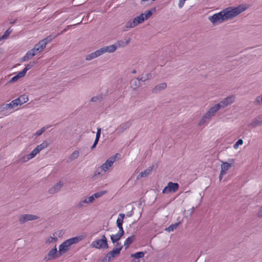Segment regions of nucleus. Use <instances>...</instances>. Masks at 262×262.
I'll return each mask as SVG.
<instances>
[{
    "label": "nucleus",
    "instance_id": "obj_10",
    "mask_svg": "<svg viewBox=\"0 0 262 262\" xmlns=\"http://www.w3.org/2000/svg\"><path fill=\"white\" fill-rule=\"evenodd\" d=\"M119 155V154H116L107 159L105 162L100 166V169L102 171L105 172L109 170V168L112 166L114 163L116 161L117 158Z\"/></svg>",
    "mask_w": 262,
    "mask_h": 262
},
{
    "label": "nucleus",
    "instance_id": "obj_14",
    "mask_svg": "<svg viewBox=\"0 0 262 262\" xmlns=\"http://www.w3.org/2000/svg\"><path fill=\"white\" fill-rule=\"evenodd\" d=\"M38 219V217L36 215L31 214H24L21 215L19 218V222L20 223H24L29 221H33Z\"/></svg>",
    "mask_w": 262,
    "mask_h": 262
},
{
    "label": "nucleus",
    "instance_id": "obj_20",
    "mask_svg": "<svg viewBox=\"0 0 262 262\" xmlns=\"http://www.w3.org/2000/svg\"><path fill=\"white\" fill-rule=\"evenodd\" d=\"M62 185L63 183L61 181L59 182L50 190V193H54L58 191Z\"/></svg>",
    "mask_w": 262,
    "mask_h": 262
},
{
    "label": "nucleus",
    "instance_id": "obj_6",
    "mask_svg": "<svg viewBox=\"0 0 262 262\" xmlns=\"http://www.w3.org/2000/svg\"><path fill=\"white\" fill-rule=\"evenodd\" d=\"M80 237H75L68 239L63 242L59 247V255L65 253L67 251L70 249L71 245L77 243L81 240Z\"/></svg>",
    "mask_w": 262,
    "mask_h": 262
},
{
    "label": "nucleus",
    "instance_id": "obj_26",
    "mask_svg": "<svg viewBox=\"0 0 262 262\" xmlns=\"http://www.w3.org/2000/svg\"><path fill=\"white\" fill-rule=\"evenodd\" d=\"M12 30H11L10 28L4 32V34L0 37V41H1L2 39H7L10 34V33L12 32Z\"/></svg>",
    "mask_w": 262,
    "mask_h": 262
},
{
    "label": "nucleus",
    "instance_id": "obj_42",
    "mask_svg": "<svg viewBox=\"0 0 262 262\" xmlns=\"http://www.w3.org/2000/svg\"><path fill=\"white\" fill-rule=\"evenodd\" d=\"M18 79H19V78L17 77V75H16V76H14L12 78L11 81H15L17 80Z\"/></svg>",
    "mask_w": 262,
    "mask_h": 262
},
{
    "label": "nucleus",
    "instance_id": "obj_7",
    "mask_svg": "<svg viewBox=\"0 0 262 262\" xmlns=\"http://www.w3.org/2000/svg\"><path fill=\"white\" fill-rule=\"evenodd\" d=\"M48 146V143L46 142H44L40 145H38L35 149H34L29 154H28L26 157H24V162H26L34 157L38 154L41 150L47 147Z\"/></svg>",
    "mask_w": 262,
    "mask_h": 262
},
{
    "label": "nucleus",
    "instance_id": "obj_40",
    "mask_svg": "<svg viewBox=\"0 0 262 262\" xmlns=\"http://www.w3.org/2000/svg\"><path fill=\"white\" fill-rule=\"evenodd\" d=\"M98 141H99V140H96L95 139L94 143L93 145H92V146L91 147V149H93L96 146V145L98 142Z\"/></svg>",
    "mask_w": 262,
    "mask_h": 262
},
{
    "label": "nucleus",
    "instance_id": "obj_30",
    "mask_svg": "<svg viewBox=\"0 0 262 262\" xmlns=\"http://www.w3.org/2000/svg\"><path fill=\"white\" fill-rule=\"evenodd\" d=\"M94 200V195H92L89 197L86 198L83 201H82V203H90L93 202Z\"/></svg>",
    "mask_w": 262,
    "mask_h": 262
},
{
    "label": "nucleus",
    "instance_id": "obj_16",
    "mask_svg": "<svg viewBox=\"0 0 262 262\" xmlns=\"http://www.w3.org/2000/svg\"><path fill=\"white\" fill-rule=\"evenodd\" d=\"M59 253H57V248L55 246L48 254V259H54L59 256Z\"/></svg>",
    "mask_w": 262,
    "mask_h": 262
},
{
    "label": "nucleus",
    "instance_id": "obj_11",
    "mask_svg": "<svg viewBox=\"0 0 262 262\" xmlns=\"http://www.w3.org/2000/svg\"><path fill=\"white\" fill-rule=\"evenodd\" d=\"M116 247L117 248L114 249L106 254L105 257L106 261H110L111 259L120 253V251L122 249V246L121 245V244L117 243Z\"/></svg>",
    "mask_w": 262,
    "mask_h": 262
},
{
    "label": "nucleus",
    "instance_id": "obj_19",
    "mask_svg": "<svg viewBox=\"0 0 262 262\" xmlns=\"http://www.w3.org/2000/svg\"><path fill=\"white\" fill-rule=\"evenodd\" d=\"M124 233H122L120 232H118L116 234H113L111 236V239L112 242L113 243H115L116 242H117L120 239V238L122 237Z\"/></svg>",
    "mask_w": 262,
    "mask_h": 262
},
{
    "label": "nucleus",
    "instance_id": "obj_44",
    "mask_svg": "<svg viewBox=\"0 0 262 262\" xmlns=\"http://www.w3.org/2000/svg\"><path fill=\"white\" fill-rule=\"evenodd\" d=\"M98 99V97H93V98H92L91 101H93V102H95Z\"/></svg>",
    "mask_w": 262,
    "mask_h": 262
},
{
    "label": "nucleus",
    "instance_id": "obj_2",
    "mask_svg": "<svg viewBox=\"0 0 262 262\" xmlns=\"http://www.w3.org/2000/svg\"><path fill=\"white\" fill-rule=\"evenodd\" d=\"M235 100L234 96H231L227 97L223 101H221L219 103L214 105L210 108V110L205 114V115L202 117V119L199 122V125H201L204 124L206 119H208L211 116H213V114L216 112L221 107H224L232 103Z\"/></svg>",
    "mask_w": 262,
    "mask_h": 262
},
{
    "label": "nucleus",
    "instance_id": "obj_41",
    "mask_svg": "<svg viewBox=\"0 0 262 262\" xmlns=\"http://www.w3.org/2000/svg\"><path fill=\"white\" fill-rule=\"evenodd\" d=\"M31 68V66L29 65V64H28L27 66H26V67L23 69L24 71H25L26 72H27V71L28 70H29Z\"/></svg>",
    "mask_w": 262,
    "mask_h": 262
},
{
    "label": "nucleus",
    "instance_id": "obj_15",
    "mask_svg": "<svg viewBox=\"0 0 262 262\" xmlns=\"http://www.w3.org/2000/svg\"><path fill=\"white\" fill-rule=\"evenodd\" d=\"M117 47L114 45H111L101 48L100 50L101 55L106 52L112 53L116 51Z\"/></svg>",
    "mask_w": 262,
    "mask_h": 262
},
{
    "label": "nucleus",
    "instance_id": "obj_23",
    "mask_svg": "<svg viewBox=\"0 0 262 262\" xmlns=\"http://www.w3.org/2000/svg\"><path fill=\"white\" fill-rule=\"evenodd\" d=\"M262 125V120L260 118H255L250 123V125L255 127Z\"/></svg>",
    "mask_w": 262,
    "mask_h": 262
},
{
    "label": "nucleus",
    "instance_id": "obj_47",
    "mask_svg": "<svg viewBox=\"0 0 262 262\" xmlns=\"http://www.w3.org/2000/svg\"><path fill=\"white\" fill-rule=\"evenodd\" d=\"M132 73H136V71L135 70H134L133 71H132Z\"/></svg>",
    "mask_w": 262,
    "mask_h": 262
},
{
    "label": "nucleus",
    "instance_id": "obj_28",
    "mask_svg": "<svg viewBox=\"0 0 262 262\" xmlns=\"http://www.w3.org/2000/svg\"><path fill=\"white\" fill-rule=\"evenodd\" d=\"M107 193L106 190H103L101 191L97 192L95 193L93 195H94V198H98L102 196L103 195Z\"/></svg>",
    "mask_w": 262,
    "mask_h": 262
},
{
    "label": "nucleus",
    "instance_id": "obj_32",
    "mask_svg": "<svg viewBox=\"0 0 262 262\" xmlns=\"http://www.w3.org/2000/svg\"><path fill=\"white\" fill-rule=\"evenodd\" d=\"M243 144V141L242 139H239L233 145L234 149H237L238 148L239 145H241Z\"/></svg>",
    "mask_w": 262,
    "mask_h": 262
},
{
    "label": "nucleus",
    "instance_id": "obj_36",
    "mask_svg": "<svg viewBox=\"0 0 262 262\" xmlns=\"http://www.w3.org/2000/svg\"><path fill=\"white\" fill-rule=\"evenodd\" d=\"M117 226L119 228V232L124 233L123 228V224H119L117 223Z\"/></svg>",
    "mask_w": 262,
    "mask_h": 262
},
{
    "label": "nucleus",
    "instance_id": "obj_1",
    "mask_svg": "<svg viewBox=\"0 0 262 262\" xmlns=\"http://www.w3.org/2000/svg\"><path fill=\"white\" fill-rule=\"evenodd\" d=\"M235 100L234 96H231L227 97L223 101H221L219 103L214 105L210 108V110L205 114V115L202 117V119L199 122V125H201L204 124L206 119H208L211 116H213V114L216 112L221 107H224L232 103Z\"/></svg>",
    "mask_w": 262,
    "mask_h": 262
},
{
    "label": "nucleus",
    "instance_id": "obj_8",
    "mask_svg": "<svg viewBox=\"0 0 262 262\" xmlns=\"http://www.w3.org/2000/svg\"><path fill=\"white\" fill-rule=\"evenodd\" d=\"M28 100V97L27 95H21L18 98L13 100L10 103L6 104L5 108L8 109L10 108H12L14 106H17L18 105H21V104L27 102Z\"/></svg>",
    "mask_w": 262,
    "mask_h": 262
},
{
    "label": "nucleus",
    "instance_id": "obj_13",
    "mask_svg": "<svg viewBox=\"0 0 262 262\" xmlns=\"http://www.w3.org/2000/svg\"><path fill=\"white\" fill-rule=\"evenodd\" d=\"M209 19L213 24H220L225 21V19L222 11L218 13L214 14L211 16H210L209 17Z\"/></svg>",
    "mask_w": 262,
    "mask_h": 262
},
{
    "label": "nucleus",
    "instance_id": "obj_35",
    "mask_svg": "<svg viewBox=\"0 0 262 262\" xmlns=\"http://www.w3.org/2000/svg\"><path fill=\"white\" fill-rule=\"evenodd\" d=\"M26 72L25 71H24V70H23V71H21L19 72L17 74V77H18L19 78H21V77H24V76H25V75H26Z\"/></svg>",
    "mask_w": 262,
    "mask_h": 262
},
{
    "label": "nucleus",
    "instance_id": "obj_39",
    "mask_svg": "<svg viewBox=\"0 0 262 262\" xmlns=\"http://www.w3.org/2000/svg\"><path fill=\"white\" fill-rule=\"evenodd\" d=\"M256 101L258 103H262V95L260 96H259L256 98Z\"/></svg>",
    "mask_w": 262,
    "mask_h": 262
},
{
    "label": "nucleus",
    "instance_id": "obj_22",
    "mask_svg": "<svg viewBox=\"0 0 262 262\" xmlns=\"http://www.w3.org/2000/svg\"><path fill=\"white\" fill-rule=\"evenodd\" d=\"M134 240L135 236L134 235L127 237L124 243V245L125 247V249L128 248L129 245L134 242Z\"/></svg>",
    "mask_w": 262,
    "mask_h": 262
},
{
    "label": "nucleus",
    "instance_id": "obj_24",
    "mask_svg": "<svg viewBox=\"0 0 262 262\" xmlns=\"http://www.w3.org/2000/svg\"><path fill=\"white\" fill-rule=\"evenodd\" d=\"M166 86L167 84L166 83H162L155 88V89H154V92H157L158 91L165 89L166 88Z\"/></svg>",
    "mask_w": 262,
    "mask_h": 262
},
{
    "label": "nucleus",
    "instance_id": "obj_37",
    "mask_svg": "<svg viewBox=\"0 0 262 262\" xmlns=\"http://www.w3.org/2000/svg\"><path fill=\"white\" fill-rule=\"evenodd\" d=\"M100 135H101V128H98L95 139L96 140H99Z\"/></svg>",
    "mask_w": 262,
    "mask_h": 262
},
{
    "label": "nucleus",
    "instance_id": "obj_46",
    "mask_svg": "<svg viewBox=\"0 0 262 262\" xmlns=\"http://www.w3.org/2000/svg\"><path fill=\"white\" fill-rule=\"evenodd\" d=\"M132 262H140V260L137 258H134Z\"/></svg>",
    "mask_w": 262,
    "mask_h": 262
},
{
    "label": "nucleus",
    "instance_id": "obj_18",
    "mask_svg": "<svg viewBox=\"0 0 262 262\" xmlns=\"http://www.w3.org/2000/svg\"><path fill=\"white\" fill-rule=\"evenodd\" d=\"M152 167H150L145 170L144 171L140 172L137 177V179H139L142 177H146L151 173Z\"/></svg>",
    "mask_w": 262,
    "mask_h": 262
},
{
    "label": "nucleus",
    "instance_id": "obj_31",
    "mask_svg": "<svg viewBox=\"0 0 262 262\" xmlns=\"http://www.w3.org/2000/svg\"><path fill=\"white\" fill-rule=\"evenodd\" d=\"M79 152L77 150H75L74 152H73L72 153V154L71 155L70 159L71 160H74V159H77L79 157Z\"/></svg>",
    "mask_w": 262,
    "mask_h": 262
},
{
    "label": "nucleus",
    "instance_id": "obj_33",
    "mask_svg": "<svg viewBox=\"0 0 262 262\" xmlns=\"http://www.w3.org/2000/svg\"><path fill=\"white\" fill-rule=\"evenodd\" d=\"M57 240V238L50 236L47 238V242L49 243H52L56 242Z\"/></svg>",
    "mask_w": 262,
    "mask_h": 262
},
{
    "label": "nucleus",
    "instance_id": "obj_25",
    "mask_svg": "<svg viewBox=\"0 0 262 262\" xmlns=\"http://www.w3.org/2000/svg\"><path fill=\"white\" fill-rule=\"evenodd\" d=\"M145 253L143 252H138L134 254H132L131 255L132 257H134V258L139 259L140 258H142L144 257Z\"/></svg>",
    "mask_w": 262,
    "mask_h": 262
},
{
    "label": "nucleus",
    "instance_id": "obj_38",
    "mask_svg": "<svg viewBox=\"0 0 262 262\" xmlns=\"http://www.w3.org/2000/svg\"><path fill=\"white\" fill-rule=\"evenodd\" d=\"M185 0H180L179 3V7L180 8H182L185 3Z\"/></svg>",
    "mask_w": 262,
    "mask_h": 262
},
{
    "label": "nucleus",
    "instance_id": "obj_27",
    "mask_svg": "<svg viewBox=\"0 0 262 262\" xmlns=\"http://www.w3.org/2000/svg\"><path fill=\"white\" fill-rule=\"evenodd\" d=\"M180 223H176L174 224H171L168 228L166 229V230L168 232H171L173 231L174 229H177L179 226Z\"/></svg>",
    "mask_w": 262,
    "mask_h": 262
},
{
    "label": "nucleus",
    "instance_id": "obj_45",
    "mask_svg": "<svg viewBox=\"0 0 262 262\" xmlns=\"http://www.w3.org/2000/svg\"><path fill=\"white\" fill-rule=\"evenodd\" d=\"M224 174H222V172L221 171L220 172V176H219L220 181H221V180L223 178V176H224Z\"/></svg>",
    "mask_w": 262,
    "mask_h": 262
},
{
    "label": "nucleus",
    "instance_id": "obj_5",
    "mask_svg": "<svg viewBox=\"0 0 262 262\" xmlns=\"http://www.w3.org/2000/svg\"><path fill=\"white\" fill-rule=\"evenodd\" d=\"M246 8L243 6H238L234 8L230 7L222 11L225 20L232 18L245 11Z\"/></svg>",
    "mask_w": 262,
    "mask_h": 262
},
{
    "label": "nucleus",
    "instance_id": "obj_43",
    "mask_svg": "<svg viewBox=\"0 0 262 262\" xmlns=\"http://www.w3.org/2000/svg\"><path fill=\"white\" fill-rule=\"evenodd\" d=\"M257 215L260 217H262V207H261L260 209L258 211Z\"/></svg>",
    "mask_w": 262,
    "mask_h": 262
},
{
    "label": "nucleus",
    "instance_id": "obj_4",
    "mask_svg": "<svg viewBox=\"0 0 262 262\" xmlns=\"http://www.w3.org/2000/svg\"><path fill=\"white\" fill-rule=\"evenodd\" d=\"M152 12L151 10L146 11L144 13H141L135 17L133 20L128 21L125 27L126 28H132L142 23L145 20L148 19L152 15Z\"/></svg>",
    "mask_w": 262,
    "mask_h": 262
},
{
    "label": "nucleus",
    "instance_id": "obj_3",
    "mask_svg": "<svg viewBox=\"0 0 262 262\" xmlns=\"http://www.w3.org/2000/svg\"><path fill=\"white\" fill-rule=\"evenodd\" d=\"M51 35L47 36L45 39L40 41L34 47L28 51L23 57L24 60H27L32 58L34 56L41 52L45 48L47 44L50 42L54 38Z\"/></svg>",
    "mask_w": 262,
    "mask_h": 262
},
{
    "label": "nucleus",
    "instance_id": "obj_21",
    "mask_svg": "<svg viewBox=\"0 0 262 262\" xmlns=\"http://www.w3.org/2000/svg\"><path fill=\"white\" fill-rule=\"evenodd\" d=\"M101 55V54L100 51V50H97L95 52H93L91 54L88 55L86 57V59L87 60H90L93 58H96Z\"/></svg>",
    "mask_w": 262,
    "mask_h": 262
},
{
    "label": "nucleus",
    "instance_id": "obj_9",
    "mask_svg": "<svg viewBox=\"0 0 262 262\" xmlns=\"http://www.w3.org/2000/svg\"><path fill=\"white\" fill-rule=\"evenodd\" d=\"M91 246L92 247L96 249H107L108 247L107 239L104 235L102 236L101 239L93 241L91 244Z\"/></svg>",
    "mask_w": 262,
    "mask_h": 262
},
{
    "label": "nucleus",
    "instance_id": "obj_17",
    "mask_svg": "<svg viewBox=\"0 0 262 262\" xmlns=\"http://www.w3.org/2000/svg\"><path fill=\"white\" fill-rule=\"evenodd\" d=\"M232 163H229L227 162H224L221 164L222 174H226L228 169L231 167Z\"/></svg>",
    "mask_w": 262,
    "mask_h": 262
},
{
    "label": "nucleus",
    "instance_id": "obj_12",
    "mask_svg": "<svg viewBox=\"0 0 262 262\" xmlns=\"http://www.w3.org/2000/svg\"><path fill=\"white\" fill-rule=\"evenodd\" d=\"M179 185L177 183L169 182L167 185L165 186L162 190V193L167 194L171 192H176L178 191Z\"/></svg>",
    "mask_w": 262,
    "mask_h": 262
},
{
    "label": "nucleus",
    "instance_id": "obj_34",
    "mask_svg": "<svg viewBox=\"0 0 262 262\" xmlns=\"http://www.w3.org/2000/svg\"><path fill=\"white\" fill-rule=\"evenodd\" d=\"M47 128V127H42L40 130H39L38 131H37L36 133V135L37 136H40L45 131V130Z\"/></svg>",
    "mask_w": 262,
    "mask_h": 262
},
{
    "label": "nucleus",
    "instance_id": "obj_29",
    "mask_svg": "<svg viewBox=\"0 0 262 262\" xmlns=\"http://www.w3.org/2000/svg\"><path fill=\"white\" fill-rule=\"evenodd\" d=\"M125 217V214L123 213H120L117 220L116 223L123 224V219Z\"/></svg>",
    "mask_w": 262,
    "mask_h": 262
}]
</instances>
